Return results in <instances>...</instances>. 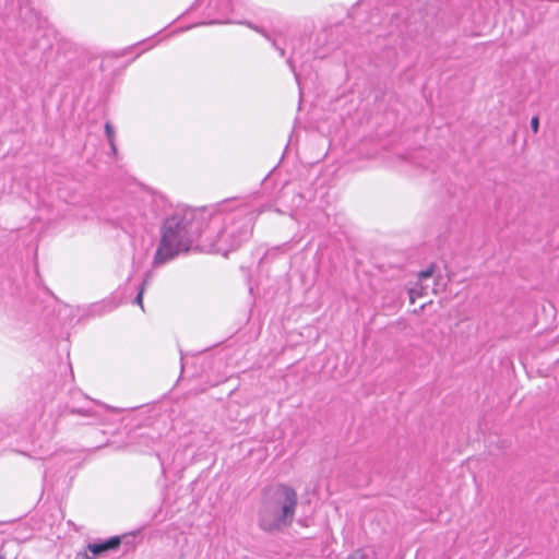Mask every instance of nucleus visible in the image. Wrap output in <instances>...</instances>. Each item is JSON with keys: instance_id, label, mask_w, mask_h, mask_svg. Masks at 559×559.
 I'll return each instance as SVG.
<instances>
[{"instance_id": "f257e3e1", "label": "nucleus", "mask_w": 559, "mask_h": 559, "mask_svg": "<svg viewBox=\"0 0 559 559\" xmlns=\"http://www.w3.org/2000/svg\"><path fill=\"white\" fill-rule=\"evenodd\" d=\"M202 213L188 210L169 217L164 225L160 243L154 257V264L160 265L180 252L188 251L200 236Z\"/></svg>"}, {"instance_id": "f03ea898", "label": "nucleus", "mask_w": 559, "mask_h": 559, "mask_svg": "<svg viewBox=\"0 0 559 559\" xmlns=\"http://www.w3.org/2000/svg\"><path fill=\"white\" fill-rule=\"evenodd\" d=\"M297 507L296 491L286 485H276L265 490L259 524L264 531H280L292 524Z\"/></svg>"}, {"instance_id": "7ed1b4c3", "label": "nucleus", "mask_w": 559, "mask_h": 559, "mask_svg": "<svg viewBox=\"0 0 559 559\" xmlns=\"http://www.w3.org/2000/svg\"><path fill=\"white\" fill-rule=\"evenodd\" d=\"M250 229L248 226H228L217 236V240L213 245L214 251L226 255L229 251L236 249L243 240L249 237Z\"/></svg>"}, {"instance_id": "20e7f679", "label": "nucleus", "mask_w": 559, "mask_h": 559, "mask_svg": "<svg viewBox=\"0 0 559 559\" xmlns=\"http://www.w3.org/2000/svg\"><path fill=\"white\" fill-rule=\"evenodd\" d=\"M433 277V267H428L418 274L417 283L408 288L409 301L415 302L417 298H423L429 295V292L437 294V284Z\"/></svg>"}, {"instance_id": "39448f33", "label": "nucleus", "mask_w": 559, "mask_h": 559, "mask_svg": "<svg viewBox=\"0 0 559 559\" xmlns=\"http://www.w3.org/2000/svg\"><path fill=\"white\" fill-rule=\"evenodd\" d=\"M120 543V538L116 536L103 543L88 544L85 551L78 554V559H96L103 554L118 548Z\"/></svg>"}, {"instance_id": "423d86ee", "label": "nucleus", "mask_w": 559, "mask_h": 559, "mask_svg": "<svg viewBox=\"0 0 559 559\" xmlns=\"http://www.w3.org/2000/svg\"><path fill=\"white\" fill-rule=\"evenodd\" d=\"M117 307V304L114 300H104L97 304H94L91 307V312L93 314H103L105 312H109Z\"/></svg>"}, {"instance_id": "0eeeda50", "label": "nucleus", "mask_w": 559, "mask_h": 559, "mask_svg": "<svg viewBox=\"0 0 559 559\" xmlns=\"http://www.w3.org/2000/svg\"><path fill=\"white\" fill-rule=\"evenodd\" d=\"M105 131H106V135H107V139H108V142L112 148V151L115 152L116 151V145H115V131H114V128L112 126L107 122L105 124Z\"/></svg>"}, {"instance_id": "6e6552de", "label": "nucleus", "mask_w": 559, "mask_h": 559, "mask_svg": "<svg viewBox=\"0 0 559 559\" xmlns=\"http://www.w3.org/2000/svg\"><path fill=\"white\" fill-rule=\"evenodd\" d=\"M146 284V281L143 283V287L139 292L138 296L135 297L134 302L141 307L142 310H144L143 307V293H144V285Z\"/></svg>"}, {"instance_id": "1a4fd4ad", "label": "nucleus", "mask_w": 559, "mask_h": 559, "mask_svg": "<svg viewBox=\"0 0 559 559\" xmlns=\"http://www.w3.org/2000/svg\"><path fill=\"white\" fill-rule=\"evenodd\" d=\"M531 128L533 130L534 133H537L538 132V128H539V120H538V117H533L532 120H531Z\"/></svg>"}, {"instance_id": "9d476101", "label": "nucleus", "mask_w": 559, "mask_h": 559, "mask_svg": "<svg viewBox=\"0 0 559 559\" xmlns=\"http://www.w3.org/2000/svg\"><path fill=\"white\" fill-rule=\"evenodd\" d=\"M248 27H251V29H253V31H259L257 27L251 26V24H248Z\"/></svg>"}, {"instance_id": "9b49d317", "label": "nucleus", "mask_w": 559, "mask_h": 559, "mask_svg": "<svg viewBox=\"0 0 559 559\" xmlns=\"http://www.w3.org/2000/svg\"><path fill=\"white\" fill-rule=\"evenodd\" d=\"M248 27H251V29H253V31H259L257 27L251 26V24H248Z\"/></svg>"}, {"instance_id": "f8f14e48", "label": "nucleus", "mask_w": 559, "mask_h": 559, "mask_svg": "<svg viewBox=\"0 0 559 559\" xmlns=\"http://www.w3.org/2000/svg\"><path fill=\"white\" fill-rule=\"evenodd\" d=\"M248 27H251V29H253V31H259L257 27L251 26V24H248Z\"/></svg>"}]
</instances>
